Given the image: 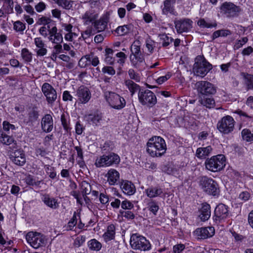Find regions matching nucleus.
<instances>
[{"label": "nucleus", "mask_w": 253, "mask_h": 253, "mask_svg": "<svg viewBox=\"0 0 253 253\" xmlns=\"http://www.w3.org/2000/svg\"><path fill=\"white\" fill-rule=\"evenodd\" d=\"M147 153L152 157H160L167 150L165 140L160 136H154L150 138L147 143Z\"/></svg>", "instance_id": "f257e3e1"}, {"label": "nucleus", "mask_w": 253, "mask_h": 253, "mask_svg": "<svg viewBox=\"0 0 253 253\" xmlns=\"http://www.w3.org/2000/svg\"><path fill=\"white\" fill-rule=\"evenodd\" d=\"M211 69L212 65L203 56L198 55L196 57L193 67L194 75L203 78Z\"/></svg>", "instance_id": "f03ea898"}, {"label": "nucleus", "mask_w": 253, "mask_h": 253, "mask_svg": "<svg viewBox=\"0 0 253 253\" xmlns=\"http://www.w3.org/2000/svg\"><path fill=\"white\" fill-rule=\"evenodd\" d=\"M226 159L223 155L213 156L206 160L205 165L207 169L211 172H218L225 167Z\"/></svg>", "instance_id": "7ed1b4c3"}, {"label": "nucleus", "mask_w": 253, "mask_h": 253, "mask_svg": "<svg viewBox=\"0 0 253 253\" xmlns=\"http://www.w3.org/2000/svg\"><path fill=\"white\" fill-rule=\"evenodd\" d=\"M200 185L205 193L212 196L219 194V188L216 181L207 176L202 177L200 180Z\"/></svg>", "instance_id": "20e7f679"}, {"label": "nucleus", "mask_w": 253, "mask_h": 253, "mask_svg": "<svg viewBox=\"0 0 253 253\" xmlns=\"http://www.w3.org/2000/svg\"><path fill=\"white\" fill-rule=\"evenodd\" d=\"M130 245L133 249L141 251H148L151 249L150 242L145 237L137 233L131 236Z\"/></svg>", "instance_id": "39448f33"}, {"label": "nucleus", "mask_w": 253, "mask_h": 253, "mask_svg": "<svg viewBox=\"0 0 253 253\" xmlns=\"http://www.w3.org/2000/svg\"><path fill=\"white\" fill-rule=\"evenodd\" d=\"M195 87L197 90L199 97L212 95L216 92L215 86L208 81H198L195 84Z\"/></svg>", "instance_id": "423d86ee"}, {"label": "nucleus", "mask_w": 253, "mask_h": 253, "mask_svg": "<svg viewBox=\"0 0 253 253\" xmlns=\"http://www.w3.org/2000/svg\"><path fill=\"white\" fill-rule=\"evenodd\" d=\"M138 97L140 103L148 107H152L157 103L156 95L149 89L139 90Z\"/></svg>", "instance_id": "0eeeda50"}, {"label": "nucleus", "mask_w": 253, "mask_h": 253, "mask_svg": "<svg viewBox=\"0 0 253 253\" xmlns=\"http://www.w3.org/2000/svg\"><path fill=\"white\" fill-rule=\"evenodd\" d=\"M105 98L109 105L115 109H121L126 105L125 99L115 92H106Z\"/></svg>", "instance_id": "6e6552de"}, {"label": "nucleus", "mask_w": 253, "mask_h": 253, "mask_svg": "<svg viewBox=\"0 0 253 253\" xmlns=\"http://www.w3.org/2000/svg\"><path fill=\"white\" fill-rule=\"evenodd\" d=\"M27 242L34 248L38 249L45 244L44 237L42 234L36 232H29L26 236Z\"/></svg>", "instance_id": "1a4fd4ad"}, {"label": "nucleus", "mask_w": 253, "mask_h": 253, "mask_svg": "<svg viewBox=\"0 0 253 253\" xmlns=\"http://www.w3.org/2000/svg\"><path fill=\"white\" fill-rule=\"evenodd\" d=\"M235 122L230 116H226L220 120L217 127L219 131L224 134H228L231 132L234 128Z\"/></svg>", "instance_id": "9d476101"}, {"label": "nucleus", "mask_w": 253, "mask_h": 253, "mask_svg": "<svg viewBox=\"0 0 253 253\" xmlns=\"http://www.w3.org/2000/svg\"><path fill=\"white\" fill-rule=\"evenodd\" d=\"M42 91L45 97L47 103L52 105L57 97V92L54 87L49 84L45 83L42 86Z\"/></svg>", "instance_id": "9b49d317"}, {"label": "nucleus", "mask_w": 253, "mask_h": 253, "mask_svg": "<svg viewBox=\"0 0 253 253\" xmlns=\"http://www.w3.org/2000/svg\"><path fill=\"white\" fill-rule=\"evenodd\" d=\"M240 11L239 7L232 2H225L220 6V12L228 17H236Z\"/></svg>", "instance_id": "f8f14e48"}, {"label": "nucleus", "mask_w": 253, "mask_h": 253, "mask_svg": "<svg viewBox=\"0 0 253 253\" xmlns=\"http://www.w3.org/2000/svg\"><path fill=\"white\" fill-rule=\"evenodd\" d=\"M77 101L82 104L87 103L90 99L91 93L89 89L84 85L80 86L76 91Z\"/></svg>", "instance_id": "ddd939ff"}, {"label": "nucleus", "mask_w": 253, "mask_h": 253, "mask_svg": "<svg viewBox=\"0 0 253 253\" xmlns=\"http://www.w3.org/2000/svg\"><path fill=\"white\" fill-rule=\"evenodd\" d=\"M228 214V207L223 204H220L215 209L213 218L217 223L220 222L221 220L226 219Z\"/></svg>", "instance_id": "4468645a"}, {"label": "nucleus", "mask_w": 253, "mask_h": 253, "mask_svg": "<svg viewBox=\"0 0 253 253\" xmlns=\"http://www.w3.org/2000/svg\"><path fill=\"white\" fill-rule=\"evenodd\" d=\"M214 228L211 226L198 228L196 229L194 233L199 239H205L210 238L214 234Z\"/></svg>", "instance_id": "2eb2a0df"}, {"label": "nucleus", "mask_w": 253, "mask_h": 253, "mask_svg": "<svg viewBox=\"0 0 253 253\" xmlns=\"http://www.w3.org/2000/svg\"><path fill=\"white\" fill-rule=\"evenodd\" d=\"M193 22L189 19H184L175 22V28L178 33L188 32L192 27Z\"/></svg>", "instance_id": "dca6fc26"}, {"label": "nucleus", "mask_w": 253, "mask_h": 253, "mask_svg": "<svg viewBox=\"0 0 253 253\" xmlns=\"http://www.w3.org/2000/svg\"><path fill=\"white\" fill-rule=\"evenodd\" d=\"M34 43L36 46L35 51L38 57H42L46 55L47 49L46 44L41 38H36L34 39Z\"/></svg>", "instance_id": "f3484780"}, {"label": "nucleus", "mask_w": 253, "mask_h": 253, "mask_svg": "<svg viewBox=\"0 0 253 253\" xmlns=\"http://www.w3.org/2000/svg\"><path fill=\"white\" fill-rule=\"evenodd\" d=\"M120 187L122 192L126 195H132L136 192L135 186L128 180H122L120 183Z\"/></svg>", "instance_id": "a211bd4d"}, {"label": "nucleus", "mask_w": 253, "mask_h": 253, "mask_svg": "<svg viewBox=\"0 0 253 253\" xmlns=\"http://www.w3.org/2000/svg\"><path fill=\"white\" fill-rule=\"evenodd\" d=\"M42 130L45 132H51L53 127V121L50 114L45 115L41 121Z\"/></svg>", "instance_id": "6ab92c4d"}, {"label": "nucleus", "mask_w": 253, "mask_h": 253, "mask_svg": "<svg viewBox=\"0 0 253 253\" xmlns=\"http://www.w3.org/2000/svg\"><path fill=\"white\" fill-rule=\"evenodd\" d=\"M98 18V14L95 13L93 10L86 11L82 15V19L84 25H88L90 24H94Z\"/></svg>", "instance_id": "aec40b11"}, {"label": "nucleus", "mask_w": 253, "mask_h": 253, "mask_svg": "<svg viewBox=\"0 0 253 253\" xmlns=\"http://www.w3.org/2000/svg\"><path fill=\"white\" fill-rule=\"evenodd\" d=\"M107 181L110 185H115L118 184L120 180V173L116 169H111L105 175Z\"/></svg>", "instance_id": "412c9836"}, {"label": "nucleus", "mask_w": 253, "mask_h": 253, "mask_svg": "<svg viewBox=\"0 0 253 253\" xmlns=\"http://www.w3.org/2000/svg\"><path fill=\"white\" fill-rule=\"evenodd\" d=\"M12 161L18 166H23L26 163L24 153L20 150H15L11 155Z\"/></svg>", "instance_id": "4be33fe9"}, {"label": "nucleus", "mask_w": 253, "mask_h": 253, "mask_svg": "<svg viewBox=\"0 0 253 253\" xmlns=\"http://www.w3.org/2000/svg\"><path fill=\"white\" fill-rule=\"evenodd\" d=\"M103 116L101 113H94L85 115V120L89 124L98 126L102 120Z\"/></svg>", "instance_id": "5701e85b"}, {"label": "nucleus", "mask_w": 253, "mask_h": 253, "mask_svg": "<svg viewBox=\"0 0 253 253\" xmlns=\"http://www.w3.org/2000/svg\"><path fill=\"white\" fill-rule=\"evenodd\" d=\"M146 195L150 198L162 197L164 195L163 189L159 186H151L145 190Z\"/></svg>", "instance_id": "b1692460"}, {"label": "nucleus", "mask_w": 253, "mask_h": 253, "mask_svg": "<svg viewBox=\"0 0 253 253\" xmlns=\"http://www.w3.org/2000/svg\"><path fill=\"white\" fill-rule=\"evenodd\" d=\"M175 3V0H165L164 1V6H162V13L164 15L170 14H175L174 4Z\"/></svg>", "instance_id": "393cba45"}, {"label": "nucleus", "mask_w": 253, "mask_h": 253, "mask_svg": "<svg viewBox=\"0 0 253 253\" xmlns=\"http://www.w3.org/2000/svg\"><path fill=\"white\" fill-rule=\"evenodd\" d=\"M42 200L44 204L52 209H56L59 207V203L57 199L50 197L48 194H43L42 196Z\"/></svg>", "instance_id": "a878e982"}, {"label": "nucleus", "mask_w": 253, "mask_h": 253, "mask_svg": "<svg viewBox=\"0 0 253 253\" xmlns=\"http://www.w3.org/2000/svg\"><path fill=\"white\" fill-rule=\"evenodd\" d=\"M199 212V217L202 221H205L208 220L211 213L210 205L206 203L202 204Z\"/></svg>", "instance_id": "bb28decb"}, {"label": "nucleus", "mask_w": 253, "mask_h": 253, "mask_svg": "<svg viewBox=\"0 0 253 253\" xmlns=\"http://www.w3.org/2000/svg\"><path fill=\"white\" fill-rule=\"evenodd\" d=\"M116 234V228L114 224H110L107 227L106 231L102 235L104 241L107 243L114 240Z\"/></svg>", "instance_id": "cd10ccee"}, {"label": "nucleus", "mask_w": 253, "mask_h": 253, "mask_svg": "<svg viewBox=\"0 0 253 253\" xmlns=\"http://www.w3.org/2000/svg\"><path fill=\"white\" fill-rule=\"evenodd\" d=\"M109 22V18L107 16L101 17L98 20H95L93 25L98 32H102L106 28Z\"/></svg>", "instance_id": "c85d7f7f"}, {"label": "nucleus", "mask_w": 253, "mask_h": 253, "mask_svg": "<svg viewBox=\"0 0 253 253\" xmlns=\"http://www.w3.org/2000/svg\"><path fill=\"white\" fill-rule=\"evenodd\" d=\"M198 101L202 105L209 109L214 108L215 105V101L211 95L199 97Z\"/></svg>", "instance_id": "c756f323"}, {"label": "nucleus", "mask_w": 253, "mask_h": 253, "mask_svg": "<svg viewBox=\"0 0 253 253\" xmlns=\"http://www.w3.org/2000/svg\"><path fill=\"white\" fill-rule=\"evenodd\" d=\"M212 150V148L211 146L200 147L197 149L196 155L199 159H204L211 153Z\"/></svg>", "instance_id": "7c9ffc66"}, {"label": "nucleus", "mask_w": 253, "mask_h": 253, "mask_svg": "<svg viewBox=\"0 0 253 253\" xmlns=\"http://www.w3.org/2000/svg\"><path fill=\"white\" fill-rule=\"evenodd\" d=\"M129 58L132 66L136 68H139L144 63L142 54L130 55Z\"/></svg>", "instance_id": "2f4dec72"}, {"label": "nucleus", "mask_w": 253, "mask_h": 253, "mask_svg": "<svg viewBox=\"0 0 253 253\" xmlns=\"http://www.w3.org/2000/svg\"><path fill=\"white\" fill-rule=\"evenodd\" d=\"M0 142L3 144L10 145H11V147L13 148H16L17 146V143L13 138L10 136H9L5 133H1L0 135Z\"/></svg>", "instance_id": "473e14b6"}, {"label": "nucleus", "mask_w": 253, "mask_h": 253, "mask_svg": "<svg viewBox=\"0 0 253 253\" xmlns=\"http://www.w3.org/2000/svg\"><path fill=\"white\" fill-rule=\"evenodd\" d=\"M125 84L131 93V95H133L138 90L139 91L140 90L139 85L130 79L126 80Z\"/></svg>", "instance_id": "72a5a7b5"}, {"label": "nucleus", "mask_w": 253, "mask_h": 253, "mask_svg": "<svg viewBox=\"0 0 253 253\" xmlns=\"http://www.w3.org/2000/svg\"><path fill=\"white\" fill-rule=\"evenodd\" d=\"M108 160V159L107 157V155H103L96 159L95 165L97 168L109 167Z\"/></svg>", "instance_id": "f704fd0d"}, {"label": "nucleus", "mask_w": 253, "mask_h": 253, "mask_svg": "<svg viewBox=\"0 0 253 253\" xmlns=\"http://www.w3.org/2000/svg\"><path fill=\"white\" fill-rule=\"evenodd\" d=\"M244 83L247 90L253 89V75L248 73L243 74Z\"/></svg>", "instance_id": "c9c22d12"}, {"label": "nucleus", "mask_w": 253, "mask_h": 253, "mask_svg": "<svg viewBox=\"0 0 253 253\" xmlns=\"http://www.w3.org/2000/svg\"><path fill=\"white\" fill-rule=\"evenodd\" d=\"M87 246L90 250L99 251L102 248V244L95 239H92L88 241Z\"/></svg>", "instance_id": "e433bc0d"}, {"label": "nucleus", "mask_w": 253, "mask_h": 253, "mask_svg": "<svg viewBox=\"0 0 253 253\" xmlns=\"http://www.w3.org/2000/svg\"><path fill=\"white\" fill-rule=\"evenodd\" d=\"M198 25L202 28H211L215 27L217 24L215 21L210 20H205V19H200L197 23Z\"/></svg>", "instance_id": "4c0bfd02"}, {"label": "nucleus", "mask_w": 253, "mask_h": 253, "mask_svg": "<svg viewBox=\"0 0 253 253\" xmlns=\"http://www.w3.org/2000/svg\"><path fill=\"white\" fill-rule=\"evenodd\" d=\"M114 51L112 49L107 48L105 49L104 61L107 64H113L115 58L113 57Z\"/></svg>", "instance_id": "58836bf2"}, {"label": "nucleus", "mask_w": 253, "mask_h": 253, "mask_svg": "<svg viewBox=\"0 0 253 253\" xmlns=\"http://www.w3.org/2000/svg\"><path fill=\"white\" fill-rule=\"evenodd\" d=\"M131 29V25H124L123 26H119L115 30V32L118 36H124L128 34Z\"/></svg>", "instance_id": "ea45409f"}, {"label": "nucleus", "mask_w": 253, "mask_h": 253, "mask_svg": "<svg viewBox=\"0 0 253 253\" xmlns=\"http://www.w3.org/2000/svg\"><path fill=\"white\" fill-rule=\"evenodd\" d=\"M59 6L66 9H70L72 7L73 1L70 0H52Z\"/></svg>", "instance_id": "a19ab883"}, {"label": "nucleus", "mask_w": 253, "mask_h": 253, "mask_svg": "<svg viewBox=\"0 0 253 253\" xmlns=\"http://www.w3.org/2000/svg\"><path fill=\"white\" fill-rule=\"evenodd\" d=\"M107 157L108 159L109 166L118 164L120 162L119 156L115 153H111L107 155Z\"/></svg>", "instance_id": "79ce46f5"}, {"label": "nucleus", "mask_w": 253, "mask_h": 253, "mask_svg": "<svg viewBox=\"0 0 253 253\" xmlns=\"http://www.w3.org/2000/svg\"><path fill=\"white\" fill-rule=\"evenodd\" d=\"M28 123H33L36 122L39 118V113L38 112L32 108L31 109L28 114Z\"/></svg>", "instance_id": "37998d69"}, {"label": "nucleus", "mask_w": 253, "mask_h": 253, "mask_svg": "<svg viewBox=\"0 0 253 253\" xmlns=\"http://www.w3.org/2000/svg\"><path fill=\"white\" fill-rule=\"evenodd\" d=\"M231 34V32L228 30H220L213 32L212 35V40H214L219 37H226Z\"/></svg>", "instance_id": "c03bdc74"}, {"label": "nucleus", "mask_w": 253, "mask_h": 253, "mask_svg": "<svg viewBox=\"0 0 253 253\" xmlns=\"http://www.w3.org/2000/svg\"><path fill=\"white\" fill-rule=\"evenodd\" d=\"M21 56L24 61L26 62H30L32 60V53L26 48L22 49Z\"/></svg>", "instance_id": "a18cd8bd"}, {"label": "nucleus", "mask_w": 253, "mask_h": 253, "mask_svg": "<svg viewBox=\"0 0 253 253\" xmlns=\"http://www.w3.org/2000/svg\"><path fill=\"white\" fill-rule=\"evenodd\" d=\"M26 183L29 185L40 187L42 180H38L32 176L29 175L25 178Z\"/></svg>", "instance_id": "49530a36"}, {"label": "nucleus", "mask_w": 253, "mask_h": 253, "mask_svg": "<svg viewBox=\"0 0 253 253\" xmlns=\"http://www.w3.org/2000/svg\"><path fill=\"white\" fill-rule=\"evenodd\" d=\"M44 169L47 174H48L49 177L54 179L56 177V172L55 171V169L54 167H51L49 165H45L44 166Z\"/></svg>", "instance_id": "de8ad7c7"}, {"label": "nucleus", "mask_w": 253, "mask_h": 253, "mask_svg": "<svg viewBox=\"0 0 253 253\" xmlns=\"http://www.w3.org/2000/svg\"><path fill=\"white\" fill-rule=\"evenodd\" d=\"M242 136L243 139L247 142L253 141V133L248 129H244L242 131Z\"/></svg>", "instance_id": "09e8293b"}, {"label": "nucleus", "mask_w": 253, "mask_h": 253, "mask_svg": "<svg viewBox=\"0 0 253 253\" xmlns=\"http://www.w3.org/2000/svg\"><path fill=\"white\" fill-rule=\"evenodd\" d=\"M91 186L88 182L85 181L82 182V193L83 196L89 194L91 192Z\"/></svg>", "instance_id": "8fccbe9b"}, {"label": "nucleus", "mask_w": 253, "mask_h": 253, "mask_svg": "<svg viewBox=\"0 0 253 253\" xmlns=\"http://www.w3.org/2000/svg\"><path fill=\"white\" fill-rule=\"evenodd\" d=\"M147 208L154 215H156L159 209V207L155 201H152L148 203Z\"/></svg>", "instance_id": "3c124183"}, {"label": "nucleus", "mask_w": 253, "mask_h": 253, "mask_svg": "<svg viewBox=\"0 0 253 253\" xmlns=\"http://www.w3.org/2000/svg\"><path fill=\"white\" fill-rule=\"evenodd\" d=\"M160 40L162 42V45L163 46H167L173 41L171 37H169L166 34H162L160 35Z\"/></svg>", "instance_id": "603ef678"}, {"label": "nucleus", "mask_w": 253, "mask_h": 253, "mask_svg": "<svg viewBox=\"0 0 253 253\" xmlns=\"http://www.w3.org/2000/svg\"><path fill=\"white\" fill-rule=\"evenodd\" d=\"M79 65L82 68H84L89 65L90 55H86L82 57L79 61Z\"/></svg>", "instance_id": "864d4df0"}, {"label": "nucleus", "mask_w": 253, "mask_h": 253, "mask_svg": "<svg viewBox=\"0 0 253 253\" xmlns=\"http://www.w3.org/2000/svg\"><path fill=\"white\" fill-rule=\"evenodd\" d=\"M95 33V30L92 28V27L89 26L82 34V36L84 39H86L88 38L90 36L94 35Z\"/></svg>", "instance_id": "5fc2aeb1"}, {"label": "nucleus", "mask_w": 253, "mask_h": 253, "mask_svg": "<svg viewBox=\"0 0 253 253\" xmlns=\"http://www.w3.org/2000/svg\"><path fill=\"white\" fill-rule=\"evenodd\" d=\"M48 39L54 43H61L63 42V37L60 33L53 35V36H49Z\"/></svg>", "instance_id": "6e6d98bb"}, {"label": "nucleus", "mask_w": 253, "mask_h": 253, "mask_svg": "<svg viewBox=\"0 0 253 253\" xmlns=\"http://www.w3.org/2000/svg\"><path fill=\"white\" fill-rule=\"evenodd\" d=\"M128 74L130 80H134L136 82H139L140 81V77L139 75L135 72L132 69H130L128 71Z\"/></svg>", "instance_id": "4d7b16f0"}, {"label": "nucleus", "mask_w": 253, "mask_h": 253, "mask_svg": "<svg viewBox=\"0 0 253 253\" xmlns=\"http://www.w3.org/2000/svg\"><path fill=\"white\" fill-rule=\"evenodd\" d=\"M77 223V217L76 212L74 213L73 216L68 223L67 229L68 230H72Z\"/></svg>", "instance_id": "13d9d810"}, {"label": "nucleus", "mask_w": 253, "mask_h": 253, "mask_svg": "<svg viewBox=\"0 0 253 253\" xmlns=\"http://www.w3.org/2000/svg\"><path fill=\"white\" fill-rule=\"evenodd\" d=\"M85 236L81 235L77 237L74 242V247L76 248L80 247L85 242Z\"/></svg>", "instance_id": "bf43d9fd"}, {"label": "nucleus", "mask_w": 253, "mask_h": 253, "mask_svg": "<svg viewBox=\"0 0 253 253\" xmlns=\"http://www.w3.org/2000/svg\"><path fill=\"white\" fill-rule=\"evenodd\" d=\"M13 28L17 32H23L26 28L25 24L20 21L14 23Z\"/></svg>", "instance_id": "052dcab7"}, {"label": "nucleus", "mask_w": 253, "mask_h": 253, "mask_svg": "<svg viewBox=\"0 0 253 253\" xmlns=\"http://www.w3.org/2000/svg\"><path fill=\"white\" fill-rule=\"evenodd\" d=\"M61 121L64 128L68 131L70 129L69 117L63 114L61 115Z\"/></svg>", "instance_id": "680f3d73"}, {"label": "nucleus", "mask_w": 253, "mask_h": 253, "mask_svg": "<svg viewBox=\"0 0 253 253\" xmlns=\"http://www.w3.org/2000/svg\"><path fill=\"white\" fill-rule=\"evenodd\" d=\"M248 41L247 37H243L240 40H237L234 45L235 48L239 49L244 44L247 43Z\"/></svg>", "instance_id": "e2e57ef3"}, {"label": "nucleus", "mask_w": 253, "mask_h": 253, "mask_svg": "<svg viewBox=\"0 0 253 253\" xmlns=\"http://www.w3.org/2000/svg\"><path fill=\"white\" fill-rule=\"evenodd\" d=\"M121 207L125 210H131L133 208L134 205L129 201L125 200L122 202Z\"/></svg>", "instance_id": "0e129e2a"}, {"label": "nucleus", "mask_w": 253, "mask_h": 253, "mask_svg": "<svg viewBox=\"0 0 253 253\" xmlns=\"http://www.w3.org/2000/svg\"><path fill=\"white\" fill-rule=\"evenodd\" d=\"M102 71L104 74H108L111 76L115 75L116 73L115 70L111 66L104 67L102 69Z\"/></svg>", "instance_id": "69168bd1"}, {"label": "nucleus", "mask_w": 253, "mask_h": 253, "mask_svg": "<svg viewBox=\"0 0 253 253\" xmlns=\"http://www.w3.org/2000/svg\"><path fill=\"white\" fill-rule=\"evenodd\" d=\"M116 56L118 58H119V59L118 61V63L123 66L125 62L126 59V54L123 52H120L117 53L116 54Z\"/></svg>", "instance_id": "338daca9"}, {"label": "nucleus", "mask_w": 253, "mask_h": 253, "mask_svg": "<svg viewBox=\"0 0 253 253\" xmlns=\"http://www.w3.org/2000/svg\"><path fill=\"white\" fill-rule=\"evenodd\" d=\"M251 195L248 191H243L241 192L239 195V199L241 200L246 202L249 200Z\"/></svg>", "instance_id": "774afa93"}]
</instances>
